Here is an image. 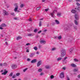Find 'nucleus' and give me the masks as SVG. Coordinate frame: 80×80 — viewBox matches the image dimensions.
Instances as JSON below:
<instances>
[{"label": "nucleus", "mask_w": 80, "mask_h": 80, "mask_svg": "<svg viewBox=\"0 0 80 80\" xmlns=\"http://www.w3.org/2000/svg\"><path fill=\"white\" fill-rule=\"evenodd\" d=\"M61 57H64L66 55V51L65 49H62L61 51Z\"/></svg>", "instance_id": "1"}, {"label": "nucleus", "mask_w": 80, "mask_h": 80, "mask_svg": "<svg viewBox=\"0 0 80 80\" xmlns=\"http://www.w3.org/2000/svg\"><path fill=\"white\" fill-rule=\"evenodd\" d=\"M60 77L61 78H63L65 77V76L64 75V72H62L60 75Z\"/></svg>", "instance_id": "2"}, {"label": "nucleus", "mask_w": 80, "mask_h": 80, "mask_svg": "<svg viewBox=\"0 0 80 80\" xmlns=\"http://www.w3.org/2000/svg\"><path fill=\"white\" fill-rule=\"evenodd\" d=\"M3 13H4V16L6 15H9L8 12H7V11L5 10H3Z\"/></svg>", "instance_id": "3"}, {"label": "nucleus", "mask_w": 80, "mask_h": 80, "mask_svg": "<svg viewBox=\"0 0 80 80\" xmlns=\"http://www.w3.org/2000/svg\"><path fill=\"white\" fill-rule=\"evenodd\" d=\"M57 12V10H54L52 13H51V15L52 17H53V15H54V13L55 12Z\"/></svg>", "instance_id": "4"}, {"label": "nucleus", "mask_w": 80, "mask_h": 80, "mask_svg": "<svg viewBox=\"0 0 80 80\" xmlns=\"http://www.w3.org/2000/svg\"><path fill=\"white\" fill-rule=\"evenodd\" d=\"M78 15L77 14H75V18L76 20H78V17H79Z\"/></svg>", "instance_id": "5"}, {"label": "nucleus", "mask_w": 80, "mask_h": 80, "mask_svg": "<svg viewBox=\"0 0 80 80\" xmlns=\"http://www.w3.org/2000/svg\"><path fill=\"white\" fill-rule=\"evenodd\" d=\"M37 62V59H34L31 61V63H34Z\"/></svg>", "instance_id": "6"}, {"label": "nucleus", "mask_w": 80, "mask_h": 80, "mask_svg": "<svg viewBox=\"0 0 80 80\" xmlns=\"http://www.w3.org/2000/svg\"><path fill=\"white\" fill-rule=\"evenodd\" d=\"M12 69H15L17 68V66L15 65H13L12 66Z\"/></svg>", "instance_id": "7"}, {"label": "nucleus", "mask_w": 80, "mask_h": 80, "mask_svg": "<svg viewBox=\"0 0 80 80\" xmlns=\"http://www.w3.org/2000/svg\"><path fill=\"white\" fill-rule=\"evenodd\" d=\"M18 5H16V6L15 8L14 9L15 12H17V9H18Z\"/></svg>", "instance_id": "8"}, {"label": "nucleus", "mask_w": 80, "mask_h": 80, "mask_svg": "<svg viewBox=\"0 0 80 80\" xmlns=\"http://www.w3.org/2000/svg\"><path fill=\"white\" fill-rule=\"evenodd\" d=\"M41 61H39L38 64H37V67H38L40 66V65H41Z\"/></svg>", "instance_id": "9"}, {"label": "nucleus", "mask_w": 80, "mask_h": 80, "mask_svg": "<svg viewBox=\"0 0 80 80\" xmlns=\"http://www.w3.org/2000/svg\"><path fill=\"white\" fill-rule=\"evenodd\" d=\"M8 73V71H5L3 72V73H2V75H5Z\"/></svg>", "instance_id": "10"}, {"label": "nucleus", "mask_w": 80, "mask_h": 80, "mask_svg": "<svg viewBox=\"0 0 80 80\" xmlns=\"http://www.w3.org/2000/svg\"><path fill=\"white\" fill-rule=\"evenodd\" d=\"M40 43H46V42L45 41H43V40H41L40 41Z\"/></svg>", "instance_id": "11"}, {"label": "nucleus", "mask_w": 80, "mask_h": 80, "mask_svg": "<svg viewBox=\"0 0 80 80\" xmlns=\"http://www.w3.org/2000/svg\"><path fill=\"white\" fill-rule=\"evenodd\" d=\"M34 55H35V54L33 53H31L29 55L30 57H33V56H34Z\"/></svg>", "instance_id": "12"}, {"label": "nucleus", "mask_w": 80, "mask_h": 80, "mask_svg": "<svg viewBox=\"0 0 80 80\" xmlns=\"http://www.w3.org/2000/svg\"><path fill=\"white\" fill-rule=\"evenodd\" d=\"M75 10H77L79 11V12H80V6H79L77 8H75Z\"/></svg>", "instance_id": "13"}, {"label": "nucleus", "mask_w": 80, "mask_h": 80, "mask_svg": "<svg viewBox=\"0 0 80 80\" xmlns=\"http://www.w3.org/2000/svg\"><path fill=\"white\" fill-rule=\"evenodd\" d=\"M71 12L73 13H75L77 12V11L74 9H72L71 11Z\"/></svg>", "instance_id": "14"}, {"label": "nucleus", "mask_w": 80, "mask_h": 80, "mask_svg": "<svg viewBox=\"0 0 80 80\" xmlns=\"http://www.w3.org/2000/svg\"><path fill=\"white\" fill-rule=\"evenodd\" d=\"M71 66V67H77V66H76V65L74 64H72Z\"/></svg>", "instance_id": "15"}, {"label": "nucleus", "mask_w": 80, "mask_h": 80, "mask_svg": "<svg viewBox=\"0 0 80 80\" xmlns=\"http://www.w3.org/2000/svg\"><path fill=\"white\" fill-rule=\"evenodd\" d=\"M55 22L56 24H59V23H60V22H59V21L57 20H55Z\"/></svg>", "instance_id": "16"}, {"label": "nucleus", "mask_w": 80, "mask_h": 80, "mask_svg": "<svg viewBox=\"0 0 80 80\" xmlns=\"http://www.w3.org/2000/svg\"><path fill=\"white\" fill-rule=\"evenodd\" d=\"M1 27H7V25L5 24V23L2 24L1 25Z\"/></svg>", "instance_id": "17"}, {"label": "nucleus", "mask_w": 80, "mask_h": 80, "mask_svg": "<svg viewBox=\"0 0 80 80\" xmlns=\"http://www.w3.org/2000/svg\"><path fill=\"white\" fill-rule=\"evenodd\" d=\"M33 34H28V36L29 37H32V36H33Z\"/></svg>", "instance_id": "18"}, {"label": "nucleus", "mask_w": 80, "mask_h": 80, "mask_svg": "<svg viewBox=\"0 0 80 80\" xmlns=\"http://www.w3.org/2000/svg\"><path fill=\"white\" fill-rule=\"evenodd\" d=\"M78 69H74L73 70V71L74 72H76L78 71Z\"/></svg>", "instance_id": "19"}, {"label": "nucleus", "mask_w": 80, "mask_h": 80, "mask_svg": "<svg viewBox=\"0 0 80 80\" xmlns=\"http://www.w3.org/2000/svg\"><path fill=\"white\" fill-rule=\"evenodd\" d=\"M26 49V50H27L26 52H29V51L28 50L29 49V48H28V47H27Z\"/></svg>", "instance_id": "20"}, {"label": "nucleus", "mask_w": 80, "mask_h": 80, "mask_svg": "<svg viewBox=\"0 0 80 80\" xmlns=\"http://www.w3.org/2000/svg\"><path fill=\"white\" fill-rule=\"evenodd\" d=\"M61 13H58L57 14L58 17H60L61 16Z\"/></svg>", "instance_id": "21"}, {"label": "nucleus", "mask_w": 80, "mask_h": 80, "mask_svg": "<svg viewBox=\"0 0 80 80\" xmlns=\"http://www.w3.org/2000/svg\"><path fill=\"white\" fill-rule=\"evenodd\" d=\"M40 8H41V7H38L36 8V10H40Z\"/></svg>", "instance_id": "22"}, {"label": "nucleus", "mask_w": 80, "mask_h": 80, "mask_svg": "<svg viewBox=\"0 0 80 80\" xmlns=\"http://www.w3.org/2000/svg\"><path fill=\"white\" fill-rule=\"evenodd\" d=\"M74 23L76 25H78V22H77V21L76 20H74Z\"/></svg>", "instance_id": "23"}, {"label": "nucleus", "mask_w": 80, "mask_h": 80, "mask_svg": "<svg viewBox=\"0 0 80 80\" xmlns=\"http://www.w3.org/2000/svg\"><path fill=\"white\" fill-rule=\"evenodd\" d=\"M33 49H34V50H35L37 51L38 50V48H37L36 47H34L33 48Z\"/></svg>", "instance_id": "24"}, {"label": "nucleus", "mask_w": 80, "mask_h": 80, "mask_svg": "<svg viewBox=\"0 0 80 80\" xmlns=\"http://www.w3.org/2000/svg\"><path fill=\"white\" fill-rule=\"evenodd\" d=\"M72 51H73V49L71 48L69 50V52H70V53H71L72 52Z\"/></svg>", "instance_id": "25"}, {"label": "nucleus", "mask_w": 80, "mask_h": 80, "mask_svg": "<svg viewBox=\"0 0 80 80\" xmlns=\"http://www.w3.org/2000/svg\"><path fill=\"white\" fill-rule=\"evenodd\" d=\"M38 72H42V69H40V68L39 69H38Z\"/></svg>", "instance_id": "26"}, {"label": "nucleus", "mask_w": 80, "mask_h": 80, "mask_svg": "<svg viewBox=\"0 0 80 80\" xmlns=\"http://www.w3.org/2000/svg\"><path fill=\"white\" fill-rule=\"evenodd\" d=\"M21 38H22L21 37L19 36L17 38V40H20V39H21Z\"/></svg>", "instance_id": "27"}, {"label": "nucleus", "mask_w": 80, "mask_h": 80, "mask_svg": "<svg viewBox=\"0 0 80 80\" xmlns=\"http://www.w3.org/2000/svg\"><path fill=\"white\" fill-rule=\"evenodd\" d=\"M58 40H60V39H62V36H59L58 37Z\"/></svg>", "instance_id": "28"}, {"label": "nucleus", "mask_w": 80, "mask_h": 80, "mask_svg": "<svg viewBox=\"0 0 80 80\" xmlns=\"http://www.w3.org/2000/svg\"><path fill=\"white\" fill-rule=\"evenodd\" d=\"M74 62H78V60L77 59L75 58L74 59Z\"/></svg>", "instance_id": "29"}, {"label": "nucleus", "mask_w": 80, "mask_h": 80, "mask_svg": "<svg viewBox=\"0 0 80 80\" xmlns=\"http://www.w3.org/2000/svg\"><path fill=\"white\" fill-rule=\"evenodd\" d=\"M46 68L47 69H48V68H50V66H45Z\"/></svg>", "instance_id": "30"}, {"label": "nucleus", "mask_w": 80, "mask_h": 80, "mask_svg": "<svg viewBox=\"0 0 80 80\" xmlns=\"http://www.w3.org/2000/svg\"><path fill=\"white\" fill-rule=\"evenodd\" d=\"M24 6V4H22L21 5H20V7H21V8H23Z\"/></svg>", "instance_id": "31"}, {"label": "nucleus", "mask_w": 80, "mask_h": 80, "mask_svg": "<svg viewBox=\"0 0 80 80\" xmlns=\"http://www.w3.org/2000/svg\"><path fill=\"white\" fill-rule=\"evenodd\" d=\"M53 78H54V76H53V75H52L51 76L50 78L51 79H53Z\"/></svg>", "instance_id": "32"}, {"label": "nucleus", "mask_w": 80, "mask_h": 80, "mask_svg": "<svg viewBox=\"0 0 80 80\" xmlns=\"http://www.w3.org/2000/svg\"><path fill=\"white\" fill-rule=\"evenodd\" d=\"M62 58H58L57 60H58V61H60V60H62Z\"/></svg>", "instance_id": "33"}, {"label": "nucleus", "mask_w": 80, "mask_h": 80, "mask_svg": "<svg viewBox=\"0 0 80 80\" xmlns=\"http://www.w3.org/2000/svg\"><path fill=\"white\" fill-rule=\"evenodd\" d=\"M28 68H26L25 69H24L23 70V72H26V71L27 70Z\"/></svg>", "instance_id": "34"}, {"label": "nucleus", "mask_w": 80, "mask_h": 80, "mask_svg": "<svg viewBox=\"0 0 80 80\" xmlns=\"http://www.w3.org/2000/svg\"><path fill=\"white\" fill-rule=\"evenodd\" d=\"M3 66H7V63H4L3 64Z\"/></svg>", "instance_id": "35"}, {"label": "nucleus", "mask_w": 80, "mask_h": 80, "mask_svg": "<svg viewBox=\"0 0 80 80\" xmlns=\"http://www.w3.org/2000/svg\"><path fill=\"white\" fill-rule=\"evenodd\" d=\"M42 26V21H40L39 24V27H41Z\"/></svg>", "instance_id": "36"}, {"label": "nucleus", "mask_w": 80, "mask_h": 80, "mask_svg": "<svg viewBox=\"0 0 80 80\" xmlns=\"http://www.w3.org/2000/svg\"><path fill=\"white\" fill-rule=\"evenodd\" d=\"M11 15H12V16H15V14L13 12L11 13Z\"/></svg>", "instance_id": "37"}, {"label": "nucleus", "mask_w": 80, "mask_h": 80, "mask_svg": "<svg viewBox=\"0 0 80 80\" xmlns=\"http://www.w3.org/2000/svg\"><path fill=\"white\" fill-rule=\"evenodd\" d=\"M19 75H20L19 73H17L16 74V76H19Z\"/></svg>", "instance_id": "38"}, {"label": "nucleus", "mask_w": 80, "mask_h": 80, "mask_svg": "<svg viewBox=\"0 0 80 80\" xmlns=\"http://www.w3.org/2000/svg\"><path fill=\"white\" fill-rule=\"evenodd\" d=\"M12 75H13V73L12 72L11 73L9 74L10 77H12Z\"/></svg>", "instance_id": "39"}, {"label": "nucleus", "mask_w": 80, "mask_h": 80, "mask_svg": "<svg viewBox=\"0 0 80 80\" xmlns=\"http://www.w3.org/2000/svg\"><path fill=\"white\" fill-rule=\"evenodd\" d=\"M76 4L78 6H80V3H78V2H77L76 3Z\"/></svg>", "instance_id": "40"}, {"label": "nucleus", "mask_w": 80, "mask_h": 80, "mask_svg": "<svg viewBox=\"0 0 80 80\" xmlns=\"http://www.w3.org/2000/svg\"><path fill=\"white\" fill-rule=\"evenodd\" d=\"M48 10H49V8L46 9L45 10V12H48Z\"/></svg>", "instance_id": "41"}, {"label": "nucleus", "mask_w": 80, "mask_h": 80, "mask_svg": "<svg viewBox=\"0 0 80 80\" xmlns=\"http://www.w3.org/2000/svg\"><path fill=\"white\" fill-rule=\"evenodd\" d=\"M15 77H16V75H14L13 76L12 78H15Z\"/></svg>", "instance_id": "42"}, {"label": "nucleus", "mask_w": 80, "mask_h": 80, "mask_svg": "<svg viewBox=\"0 0 80 80\" xmlns=\"http://www.w3.org/2000/svg\"><path fill=\"white\" fill-rule=\"evenodd\" d=\"M26 45H27V46L30 45V43H27L26 44Z\"/></svg>", "instance_id": "43"}, {"label": "nucleus", "mask_w": 80, "mask_h": 80, "mask_svg": "<svg viewBox=\"0 0 80 80\" xmlns=\"http://www.w3.org/2000/svg\"><path fill=\"white\" fill-rule=\"evenodd\" d=\"M56 49L55 48H52V51H53V50H55Z\"/></svg>", "instance_id": "44"}, {"label": "nucleus", "mask_w": 80, "mask_h": 80, "mask_svg": "<svg viewBox=\"0 0 80 80\" xmlns=\"http://www.w3.org/2000/svg\"><path fill=\"white\" fill-rule=\"evenodd\" d=\"M62 69H63V70H65L66 69V68L65 67H63L62 68Z\"/></svg>", "instance_id": "45"}, {"label": "nucleus", "mask_w": 80, "mask_h": 80, "mask_svg": "<svg viewBox=\"0 0 80 80\" xmlns=\"http://www.w3.org/2000/svg\"><path fill=\"white\" fill-rule=\"evenodd\" d=\"M37 31V29H35L34 30V32H36Z\"/></svg>", "instance_id": "46"}, {"label": "nucleus", "mask_w": 80, "mask_h": 80, "mask_svg": "<svg viewBox=\"0 0 80 80\" xmlns=\"http://www.w3.org/2000/svg\"><path fill=\"white\" fill-rule=\"evenodd\" d=\"M67 57H66L65 58H64V61H65V60H66V59H67Z\"/></svg>", "instance_id": "47"}, {"label": "nucleus", "mask_w": 80, "mask_h": 80, "mask_svg": "<svg viewBox=\"0 0 80 80\" xmlns=\"http://www.w3.org/2000/svg\"><path fill=\"white\" fill-rule=\"evenodd\" d=\"M39 36L38 35H37L36 36V38H38V37Z\"/></svg>", "instance_id": "48"}, {"label": "nucleus", "mask_w": 80, "mask_h": 80, "mask_svg": "<svg viewBox=\"0 0 80 80\" xmlns=\"http://www.w3.org/2000/svg\"><path fill=\"white\" fill-rule=\"evenodd\" d=\"M41 32H42V31L40 30V31H39L38 32V33H41Z\"/></svg>", "instance_id": "49"}, {"label": "nucleus", "mask_w": 80, "mask_h": 80, "mask_svg": "<svg viewBox=\"0 0 80 80\" xmlns=\"http://www.w3.org/2000/svg\"><path fill=\"white\" fill-rule=\"evenodd\" d=\"M27 60L28 61V62H29V61H30V59L28 58L27 59Z\"/></svg>", "instance_id": "50"}, {"label": "nucleus", "mask_w": 80, "mask_h": 80, "mask_svg": "<svg viewBox=\"0 0 80 80\" xmlns=\"http://www.w3.org/2000/svg\"><path fill=\"white\" fill-rule=\"evenodd\" d=\"M74 29H75V30H77V27L75 26L74 27Z\"/></svg>", "instance_id": "51"}, {"label": "nucleus", "mask_w": 80, "mask_h": 80, "mask_svg": "<svg viewBox=\"0 0 80 80\" xmlns=\"http://www.w3.org/2000/svg\"><path fill=\"white\" fill-rule=\"evenodd\" d=\"M40 75L42 76V75H43V72H42L40 73Z\"/></svg>", "instance_id": "52"}, {"label": "nucleus", "mask_w": 80, "mask_h": 80, "mask_svg": "<svg viewBox=\"0 0 80 80\" xmlns=\"http://www.w3.org/2000/svg\"><path fill=\"white\" fill-rule=\"evenodd\" d=\"M67 80H70V78H69L67 77Z\"/></svg>", "instance_id": "53"}, {"label": "nucleus", "mask_w": 80, "mask_h": 80, "mask_svg": "<svg viewBox=\"0 0 80 80\" xmlns=\"http://www.w3.org/2000/svg\"><path fill=\"white\" fill-rule=\"evenodd\" d=\"M47 31V29H45L44 30V32H46Z\"/></svg>", "instance_id": "54"}, {"label": "nucleus", "mask_w": 80, "mask_h": 80, "mask_svg": "<svg viewBox=\"0 0 80 80\" xmlns=\"http://www.w3.org/2000/svg\"><path fill=\"white\" fill-rule=\"evenodd\" d=\"M78 77L79 78H80V74L78 76Z\"/></svg>", "instance_id": "55"}, {"label": "nucleus", "mask_w": 80, "mask_h": 80, "mask_svg": "<svg viewBox=\"0 0 80 80\" xmlns=\"http://www.w3.org/2000/svg\"><path fill=\"white\" fill-rule=\"evenodd\" d=\"M27 31H28V32H30L31 30H30V29H28Z\"/></svg>", "instance_id": "56"}, {"label": "nucleus", "mask_w": 80, "mask_h": 80, "mask_svg": "<svg viewBox=\"0 0 80 80\" xmlns=\"http://www.w3.org/2000/svg\"><path fill=\"white\" fill-rule=\"evenodd\" d=\"M0 29H1V30H3V28L2 27H0Z\"/></svg>", "instance_id": "57"}, {"label": "nucleus", "mask_w": 80, "mask_h": 80, "mask_svg": "<svg viewBox=\"0 0 80 80\" xmlns=\"http://www.w3.org/2000/svg\"><path fill=\"white\" fill-rule=\"evenodd\" d=\"M3 64H2V63H0V66H2Z\"/></svg>", "instance_id": "58"}, {"label": "nucleus", "mask_w": 80, "mask_h": 80, "mask_svg": "<svg viewBox=\"0 0 80 80\" xmlns=\"http://www.w3.org/2000/svg\"><path fill=\"white\" fill-rule=\"evenodd\" d=\"M14 20H17V18H14Z\"/></svg>", "instance_id": "59"}, {"label": "nucleus", "mask_w": 80, "mask_h": 80, "mask_svg": "<svg viewBox=\"0 0 80 80\" xmlns=\"http://www.w3.org/2000/svg\"><path fill=\"white\" fill-rule=\"evenodd\" d=\"M76 2H80V0H76Z\"/></svg>", "instance_id": "60"}, {"label": "nucleus", "mask_w": 80, "mask_h": 80, "mask_svg": "<svg viewBox=\"0 0 80 80\" xmlns=\"http://www.w3.org/2000/svg\"><path fill=\"white\" fill-rule=\"evenodd\" d=\"M42 35H45V33H42Z\"/></svg>", "instance_id": "61"}, {"label": "nucleus", "mask_w": 80, "mask_h": 80, "mask_svg": "<svg viewBox=\"0 0 80 80\" xmlns=\"http://www.w3.org/2000/svg\"><path fill=\"white\" fill-rule=\"evenodd\" d=\"M41 48V46L39 45V48Z\"/></svg>", "instance_id": "62"}, {"label": "nucleus", "mask_w": 80, "mask_h": 80, "mask_svg": "<svg viewBox=\"0 0 80 80\" xmlns=\"http://www.w3.org/2000/svg\"><path fill=\"white\" fill-rule=\"evenodd\" d=\"M58 38V37H57V36H55L54 37V38Z\"/></svg>", "instance_id": "63"}, {"label": "nucleus", "mask_w": 80, "mask_h": 80, "mask_svg": "<svg viewBox=\"0 0 80 80\" xmlns=\"http://www.w3.org/2000/svg\"><path fill=\"white\" fill-rule=\"evenodd\" d=\"M29 21H32V19H31V18H30L29 19Z\"/></svg>", "instance_id": "64"}]
</instances>
